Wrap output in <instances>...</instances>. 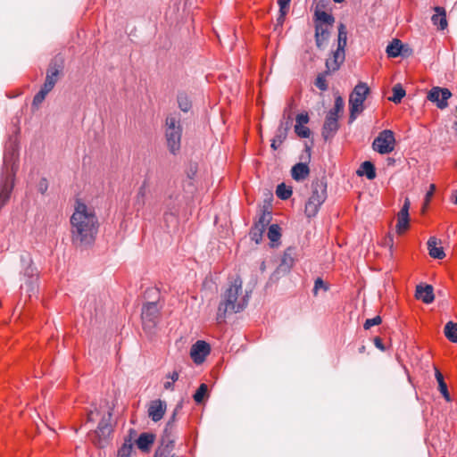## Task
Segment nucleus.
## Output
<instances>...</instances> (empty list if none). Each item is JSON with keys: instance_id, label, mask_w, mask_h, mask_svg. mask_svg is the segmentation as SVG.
I'll return each instance as SVG.
<instances>
[{"instance_id": "obj_1", "label": "nucleus", "mask_w": 457, "mask_h": 457, "mask_svg": "<svg viewBox=\"0 0 457 457\" xmlns=\"http://www.w3.org/2000/svg\"><path fill=\"white\" fill-rule=\"evenodd\" d=\"M71 238L76 246L91 245L98 231V220L94 209L77 200L70 219Z\"/></svg>"}, {"instance_id": "obj_2", "label": "nucleus", "mask_w": 457, "mask_h": 457, "mask_svg": "<svg viewBox=\"0 0 457 457\" xmlns=\"http://www.w3.org/2000/svg\"><path fill=\"white\" fill-rule=\"evenodd\" d=\"M19 143L16 137L9 138L5 144L3 169L0 178V209L8 202L14 187L18 170Z\"/></svg>"}, {"instance_id": "obj_3", "label": "nucleus", "mask_w": 457, "mask_h": 457, "mask_svg": "<svg viewBox=\"0 0 457 457\" xmlns=\"http://www.w3.org/2000/svg\"><path fill=\"white\" fill-rule=\"evenodd\" d=\"M248 300L247 292L243 290L242 279L239 277L235 278L221 295V301L217 310V321H224L227 313L242 312L246 307Z\"/></svg>"}, {"instance_id": "obj_4", "label": "nucleus", "mask_w": 457, "mask_h": 457, "mask_svg": "<svg viewBox=\"0 0 457 457\" xmlns=\"http://www.w3.org/2000/svg\"><path fill=\"white\" fill-rule=\"evenodd\" d=\"M182 127L179 114H170L166 118L165 136L169 150L176 154L180 149Z\"/></svg>"}, {"instance_id": "obj_5", "label": "nucleus", "mask_w": 457, "mask_h": 457, "mask_svg": "<svg viewBox=\"0 0 457 457\" xmlns=\"http://www.w3.org/2000/svg\"><path fill=\"white\" fill-rule=\"evenodd\" d=\"M370 93V88L366 83L359 82L352 91L349 96V121L356 120L364 110V102Z\"/></svg>"}, {"instance_id": "obj_6", "label": "nucleus", "mask_w": 457, "mask_h": 457, "mask_svg": "<svg viewBox=\"0 0 457 457\" xmlns=\"http://www.w3.org/2000/svg\"><path fill=\"white\" fill-rule=\"evenodd\" d=\"M327 198V185L323 181H316L312 185V195L305 204L304 212L307 217H314Z\"/></svg>"}, {"instance_id": "obj_7", "label": "nucleus", "mask_w": 457, "mask_h": 457, "mask_svg": "<svg viewBox=\"0 0 457 457\" xmlns=\"http://www.w3.org/2000/svg\"><path fill=\"white\" fill-rule=\"evenodd\" d=\"M395 143L394 132L389 129H384L374 139L372 148L380 154H387L395 149Z\"/></svg>"}, {"instance_id": "obj_8", "label": "nucleus", "mask_w": 457, "mask_h": 457, "mask_svg": "<svg viewBox=\"0 0 457 457\" xmlns=\"http://www.w3.org/2000/svg\"><path fill=\"white\" fill-rule=\"evenodd\" d=\"M141 317L145 329L151 330L155 328L160 319V307L157 303L150 302L144 304Z\"/></svg>"}, {"instance_id": "obj_9", "label": "nucleus", "mask_w": 457, "mask_h": 457, "mask_svg": "<svg viewBox=\"0 0 457 457\" xmlns=\"http://www.w3.org/2000/svg\"><path fill=\"white\" fill-rule=\"evenodd\" d=\"M452 96V93L448 88L434 87L428 94V100L435 103L436 106L443 110L448 106V99Z\"/></svg>"}, {"instance_id": "obj_10", "label": "nucleus", "mask_w": 457, "mask_h": 457, "mask_svg": "<svg viewBox=\"0 0 457 457\" xmlns=\"http://www.w3.org/2000/svg\"><path fill=\"white\" fill-rule=\"evenodd\" d=\"M211 348L205 341L198 340L191 347L190 356L195 363H202L210 353Z\"/></svg>"}, {"instance_id": "obj_11", "label": "nucleus", "mask_w": 457, "mask_h": 457, "mask_svg": "<svg viewBox=\"0 0 457 457\" xmlns=\"http://www.w3.org/2000/svg\"><path fill=\"white\" fill-rule=\"evenodd\" d=\"M167 410V404L166 402L156 399L153 400L148 404L147 413L148 417L154 421L158 422L160 421Z\"/></svg>"}, {"instance_id": "obj_12", "label": "nucleus", "mask_w": 457, "mask_h": 457, "mask_svg": "<svg viewBox=\"0 0 457 457\" xmlns=\"http://www.w3.org/2000/svg\"><path fill=\"white\" fill-rule=\"evenodd\" d=\"M410 200L406 198L404 203L397 214V224H396V232L398 234H403L409 228V209H410Z\"/></svg>"}, {"instance_id": "obj_13", "label": "nucleus", "mask_w": 457, "mask_h": 457, "mask_svg": "<svg viewBox=\"0 0 457 457\" xmlns=\"http://www.w3.org/2000/svg\"><path fill=\"white\" fill-rule=\"evenodd\" d=\"M338 129V117L335 112H328L327 114L323 129L322 136L325 139L331 137Z\"/></svg>"}, {"instance_id": "obj_14", "label": "nucleus", "mask_w": 457, "mask_h": 457, "mask_svg": "<svg viewBox=\"0 0 457 457\" xmlns=\"http://www.w3.org/2000/svg\"><path fill=\"white\" fill-rule=\"evenodd\" d=\"M345 58V52L334 51L332 55L326 61V74L337 71Z\"/></svg>"}, {"instance_id": "obj_15", "label": "nucleus", "mask_w": 457, "mask_h": 457, "mask_svg": "<svg viewBox=\"0 0 457 457\" xmlns=\"http://www.w3.org/2000/svg\"><path fill=\"white\" fill-rule=\"evenodd\" d=\"M155 441V436L152 433L144 432L136 440L137 447L143 453H149Z\"/></svg>"}, {"instance_id": "obj_16", "label": "nucleus", "mask_w": 457, "mask_h": 457, "mask_svg": "<svg viewBox=\"0 0 457 457\" xmlns=\"http://www.w3.org/2000/svg\"><path fill=\"white\" fill-rule=\"evenodd\" d=\"M60 71V67H57L55 64L50 65L46 72V81L43 85V87L46 88V91H51L54 88L55 83L58 80Z\"/></svg>"}, {"instance_id": "obj_17", "label": "nucleus", "mask_w": 457, "mask_h": 457, "mask_svg": "<svg viewBox=\"0 0 457 457\" xmlns=\"http://www.w3.org/2000/svg\"><path fill=\"white\" fill-rule=\"evenodd\" d=\"M416 297L427 304L431 303L435 298L433 287L430 285H426L425 287L418 286L416 288Z\"/></svg>"}, {"instance_id": "obj_18", "label": "nucleus", "mask_w": 457, "mask_h": 457, "mask_svg": "<svg viewBox=\"0 0 457 457\" xmlns=\"http://www.w3.org/2000/svg\"><path fill=\"white\" fill-rule=\"evenodd\" d=\"M310 173V169L306 163L298 162L291 169V176L296 181H303Z\"/></svg>"}, {"instance_id": "obj_19", "label": "nucleus", "mask_w": 457, "mask_h": 457, "mask_svg": "<svg viewBox=\"0 0 457 457\" xmlns=\"http://www.w3.org/2000/svg\"><path fill=\"white\" fill-rule=\"evenodd\" d=\"M330 26L315 25V40L318 47H321L328 38Z\"/></svg>"}, {"instance_id": "obj_20", "label": "nucleus", "mask_w": 457, "mask_h": 457, "mask_svg": "<svg viewBox=\"0 0 457 457\" xmlns=\"http://www.w3.org/2000/svg\"><path fill=\"white\" fill-rule=\"evenodd\" d=\"M435 11L436 13H435L431 20L435 26H436L439 29H445L447 27V21H446V15L445 11L442 7H436Z\"/></svg>"}, {"instance_id": "obj_21", "label": "nucleus", "mask_w": 457, "mask_h": 457, "mask_svg": "<svg viewBox=\"0 0 457 457\" xmlns=\"http://www.w3.org/2000/svg\"><path fill=\"white\" fill-rule=\"evenodd\" d=\"M429 255L435 259H443L445 256L443 247L437 246V240L431 237L428 241Z\"/></svg>"}, {"instance_id": "obj_22", "label": "nucleus", "mask_w": 457, "mask_h": 457, "mask_svg": "<svg viewBox=\"0 0 457 457\" xmlns=\"http://www.w3.org/2000/svg\"><path fill=\"white\" fill-rule=\"evenodd\" d=\"M111 418L112 411L110 409L107 410L106 413H104L97 426V431L99 434L104 436L111 431Z\"/></svg>"}, {"instance_id": "obj_23", "label": "nucleus", "mask_w": 457, "mask_h": 457, "mask_svg": "<svg viewBox=\"0 0 457 457\" xmlns=\"http://www.w3.org/2000/svg\"><path fill=\"white\" fill-rule=\"evenodd\" d=\"M359 176L365 175L368 179H373L376 178V170L374 165L369 162L366 161L361 163L360 169L357 171Z\"/></svg>"}, {"instance_id": "obj_24", "label": "nucleus", "mask_w": 457, "mask_h": 457, "mask_svg": "<svg viewBox=\"0 0 457 457\" xmlns=\"http://www.w3.org/2000/svg\"><path fill=\"white\" fill-rule=\"evenodd\" d=\"M316 24H323V26H330L332 27L335 19L334 17L324 12V11H316L315 12Z\"/></svg>"}, {"instance_id": "obj_25", "label": "nucleus", "mask_w": 457, "mask_h": 457, "mask_svg": "<svg viewBox=\"0 0 457 457\" xmlns=\"http://www.w3.org/2000/svg\"><path fill=\"white\" fill-rule=\"evenodd\" d=\"M444 332L449 341L457 343V323L448 321L445 326Z\"/></svg>"}, {"instance_id": "obj_26", "label": "nucleus", "mask_w": 457, "mask_h": 457, "mask_svg": "<svg viewBox=\"0 0 457 457\" xmlns=\"http://www.w3.org/2000/svg\"><path fill=\"white\" fill-rule=\"evenodd\" d=\"M403 45L400 40L395 39L386 46V54L389 57H397L400 55Z\"/></svg>"}, {"instance_id": "obj_27", "label": "nucleus", "mask_w": 457, "mask_h": 457, "mask_svg": "<svg viewBox=\"0 0 457 457\" xmlns=\"http://www.w3.org/2000/svg\"><path fill=\"white\" fill-rule=\"evenodd\" d=\"M405 96V90L400 84L394 86L393 87V96L389 97V100L394 102L395 104H398L402 101V99Z\"/></svg>"}, {"instance_id": "obj_28", "label": "nucleus", "mask_w": 457, "mask_h": 457, "mask_svg": "<svg viewBox=\"0 0 457 457\" xmlns=\"http://www.w3.org/2000/svg\"><path fill=\"white\" fill-rule=\"evenodd\" d=\"M178 104L180 110L184 112H187L191 108V101L187 94L180 93L178 96Z\"/></svg>"}, {"instance_id": "obj_29", "label": "nucleus", "mask_w": 457, "mask_h": 457, "mask_svg": "<svg viewBox=\"0 0 457 457\" xmlns=\"http://www.w3.org/2000/svg\"><path fill=\"white\" fill-rule=\"evenodd\" d=\"M276 195L282 200H287L292 195V189L287 187L284 183L278 185L276 189Z\"/></svg>"}, {"instance_id": "obj_30", "label": "nucleus", "mask_w": 457, "mask_h": 457, "mask_svg": "<svg viewBox=\"0 0 457 457\" xmlns=\"http://www.w3.org/2000/svg\"><path fill=\"white\" fill-rule=\"evenodd\" d=\"M264 231L265 230L262 229V225H253L250 231L252 240L256 244H259L262 241Z\"/></svg>"}, {"instance_id": "obj_31", "label": "nucleus", "mask_w": 457, "mask_h": 457, "mask_svg": "<svg viewBox=\"0 0 457 457\" xmlns=\"http://www.w3.org/2000/svg\"><path fill=\"white\" fill-rule=\"evenodd\" d=\"M208 391V386L206 384H201L196 392L194 394L193 398L195 403H200L203 402L204 396L206 395Z\"/></svg>"}, {"instance_id": "obj_32", "label": "nucleus", "mask_w": 457, "mask_h": 457, "mask_svg": "<svg viewBox=\"0 0 457 457\" xmlns=\"http://www.w3.org/2000/svg\"><path fill=\"white\" fill-rule=\"evenodd\" d=\"M280 228L278 225L272 224L268 230V237L272 242H277L280 238Z\"/></svg>"}, {"instance_id": "obj_33", "label": "nucleus", "mask_w": 457, "mask_h": 457, "mask_svg": "<svg viewBox=\"0 0 457 457\" xmlns=\"http://www.w3.org/2000/svg\"><path fill=\"white\" fill-rule=\"evenodd\" d=\"M132 452V444L125 442L118 451V457H130Z\"/></svg>"}, {"instance_id": "obj_34", "label": "nucleus", "mask_w": 457, "mask_h": 457, "mask_svg": "<svg viewBox=\"0 0 457 457\" xmlns=\"http://www.w3.org/2000/svg\"><path fill=\"white\" fill-rule=\"evenodd\" d=\"M49 92L50 91H46V88L42 87L41 89L35 95L32 104L34 106H38L41 104Z\"/></svg>"}, {"instance_id": "obj_35", "label": "nucleus", "mask_w": 457, "mask_h": 457, "mask_svg": "<svg viewBox=\"0 0 457 457\" xmlns=\"http://www.w3.org/2000/svg\"><path fill=\"white\" fill-rule=\"evenodd\" d=\"M24 276L30 279L29 286L32 285L37 279V269L29 264L24 270Z\"/></svg>"}, {"instance_id": "obj_36", "label": "nucleus", "mask_w": 457, "mask_h": 457, "mask_svg": "<svg viewBox=\"0 0 457 457\" xmlns=\"http://www.w3.org/2000/svg\"><path fill=\"white\" fill-rule=\"evenodd\" d=\"M345 102L344 99L338 96L335 99V104L333 109H331L328 112H335L336 116L338 117V113L341 112L344 109Z\"/></svg>"}, {"instance_id": "obj_37", "label": "nucleus", "mask_w": 457, "mask_h": 457, "mask_svg": "<svg viewBox=\"0 0 457 457\" xmlns=\"http://www.w3.org/2000/svg\"><path fill=\"white\" fill-rule=\"evenodd\" d=\"M295 133L302 138H307L310 137V129L301 124H295Z\"/></svg>"}, {"instance_id": "obj_38", "label": "nucleus", "mask_w": 457, "mask_h": 457, "mask_svg": "<svg viewBox=\"0 0 457 457\" xmlns=\"http://www.w3.org/2000/svg\"><path fill=\"white\" fill-rule=\"evenodd\" d=\"M315 86L320 89L321 91H326L328 89V84L326 80V73L319 74L315 80Z\"/></svg>"}, {"instance_id": "obj_39", "label": "nucleus", "mask_w": 457, "mask_h": 457, "mask_svg": "<svg viewBox=\"0 0 457 457\" xmlns=\"http://www.w3.org/2000/svg\"><path fill=\"white\" fill-rule=\"evenodd\" d=\"M382 322L380 316H375L372 319H367L363 324L365 329H370L371 327L379 325Z\"/></svg>"}, {"instance_id": "obj_40", "label": "nucleus", "mask_w": 457, "mask_h": 457, "mask_svg": "<svg viewBox=\"0 0 457 457\" xmlns=\"http://www.w3.org/2000/svg\"><path fill=\"white\" fill-rule=\"evenodd\" d=\"M286 137L285 131H282L281 129H278V133L276 136V137L272 140L271 147L273 149H277L278 145L282 143L283 139Z\"/></svg>"}, {"instance_id": "obj_41", "label": "nucleus", "mask_w": 457, "mask_h": 457, "mask_svg": "<svg viewBox=\"0 0 457 457\" xmlns=\"http://www.w3.org/2000/svg\"><path fill=\"white\" fill-rule=\"evenodd\" d=\"M320 289L327 291L328 287L325 285L324 281L320 278H318L314 282L313 294L317 295Z\"/></svg>"}, {"instance_id": "obj_42", "label": "nucleus", "mask_w": 457, "mask_h": 457, "mask_svg": "<svg viewBox=\"0 0 457 457\" xmlns=\"http://www.w3.org/2000/svg\"><path fill=\"white\" fill-rule=\"evenodd\" d=\"M269 216H270L269 213H265V212L262 213V215L259 217L258 221H256L254 223V225H262V229L265 230V228L269 223Z\"/></svg>"}, {"instance_id": "obj_43", "label": "nucleus", "mask_w": 457, "mask_h": 457, "mask_svg": "<svg viewBox=\"0 0 457 457\" xmlns=\"http://www.w3.org/2000/svg\"><path fill=\"white\" fill-rule=\"evenodd\" d=\"M100 416V411L97 408L90 410L87 413V422H95Z\"/></svg>"}, {"instance_id": "obj_44", "label": "nucleus", "mask_w": 457, "mask_h": 457, "mask_svg": "<svg viewBox=\"0 0 457 457\" xmlns=\"http://www.w3.org/2000/svg\"><path fill=\"white\" fill-rule=\"evenodd\" d=\"M145 194V185H143L137 193V204L139 205V207L144 205V197Z\"/></svg>"}, {"instance_id": "obj_45", "label": "nucleus", "mask_w": 457, "mask_h": 457, "mask_svg": "<svg viewBox=\"0 0 457 457\" xmlns=\"http://www.w3.org/2000/svg\"><path fill=\"white\" fill-rule=\"evenodd\" d=\"M347 40V32L345 29V26L344 24H340L338 27V38L337 41Z\"/></svg>"}, {"instance_id": "obj_46", "label": "nucleus", "mask_w": 457, "mask_h": 457, "mask_svg": "<svg viewBox=\"0 0 457 457\" xmlns=\"http://www.w3.org/2000/svg\"><path fill=\"white\" fill-rule=\"evenodd\" d=\"M438 389H439L440 393L443 395L444 398L447 402H450L451 401V396H450V394L448 392V388H447L446 383L442 384L441 386H439Z\"/></svg>"}, {"instance_id": "obj_47", "label": "nucleus", "mask_w": 457, "mask_h": 457, "mask_svg": "<svg viewBox=\"0 0 457 457\" xmlns=\"http://www.w3.org/2000/svg\"><path fill=\"white\" fill-rule=\"evenodd\" d=\"M309 121L307 114L300 113L296 116V124L304 125Z\"/></svg>"}, {"instance_id": "obj_48", "label": "nucleus", "mask_w": 457, "mask_h": 457, "mask_svg": "<svg viewBox=\"0 0 457 457\" xmlns=\"http://www.w3.org/2000/svg\"><path fill=\"white\" fill-rule=\"evenodd\" d=\"M288 10H282L279 8V15L278 17L277 18V25H282L284 21H285V17H286V14L287 13Z\"/></svg>"}, {"instance_id": "obj_49", "label": "nucleus", "mask_w": 457, "mask_h": 457, "mask_svg": "<svg viewBox=\"0 0 457 457\" xmlns=\"http://www.w3.org/2000/svg\"><path fill=\"white\" fill-rule=\"evenodd\" d=\"M435 377H436V381L438 383V386H441L442 384L445 383V379H444L443 374L437 369L435 370Z\"/></svg>"}, {"instance_id": "obj_50", "label": "nucleus", "mask_w": 457, "mask_h": 457, "mask_svg": "<svg viewBox=\"0 0 457 457\" xmlns=\"http://www.w3.org/2000/svg\"><path fill=\"white\" fill-rule=\"evenodd\" d=\"M290 2L291 0H278L279 8L282 10H288Z\"/></svg>"}, {"instance_id": "obj_51", "label": "nucleus", "mask_w": 457, "mask_h": 457, "mask_svg": "<svg viewBox=\"0 0 457 457\" xmlns=\"http://www.w3.org/2000/svg\"><path fill=\"white\" fill-rule=\"evenodd\" d=\"M179 378V374L177 370L167 375V378H169L172 382H176Z\"/></svg>"}, {"instance_id": "obj_52", "label": "nucleus", "mask_w": 457, "mask_h": 457, "mask_svg": "<svg viewBox=\"0 0 457 457\" xmlns=\"http://www.w3.org/2000/svg\"><path fill=\"white\" fill-rule=\"evenodd\" d=\"M47 189V182L46 179H42L38 185V190L44 194Z\"/></svg>"}, {"instance_id": "obj_53", "label": "nucleus", "mask_w": 457, "mask_h": 457, "mask_svg": "<svg viewBox=\"0 0 457 457\" xmlns=\"http://www.w3.org/2000/svg\"><path fill=\"white\" fill-rule=\"evenodd\" d=\"M346 40L337 41V47L336 51L345 52Z\"/></svg>"}, {"instance_id": "obj_54", "label": "nucleus", "mask_w": 457, "mask_h": 457, "mask_svg": "<svg viewBox=\"0 0 457 457\" xmlns=\"http://www.w3.org/2000/svg\"><path fill=\"white\" fill-rule=\"evenodd\" d=\"M374 344H375V345H376V347H377V348H378V349H380V350H382V351L385 349V347H384V345H383V343H382L381 338H379V337H375V339H374Z\"/></svg>"}, {"instance_id": "obj_55", "label": "nucleus", "mask_w": 457, "mask_h": 457, "mask_svg": "<svg viewBox=\"0 0 457 457\" xmlns=\"http://www.w3.org/2000/svg\"><path fill=\"white\" fill-rule=\"evenodd\" d=\"M435 189H436L435 185H434V184H431V185H430V189H429V191H428V192H427V194H426V200H427V201H429V199L431 198V196H432V195H433V194H434Z\"/></svg>"}, {"instance_id": "obj_56", "label": "nucleus", "mask_w": 457, "mask_h": 457, "mask_svg": "<svg viewBox=\"0 0 457 457\" xmlns=\"http://www.w3.org/2000/svg\"><path fill=\"white\" fill-rule=\"evenodd\" d=\"M173 384L174 382L172 381H166L164 384H163V386L165 389L167 390H172L173 389Z\"/></svg>"}, {"instance_id": "obj_57", "label": "nucleus", "mask_w": 457, "mask_h": 457, "mask_svg": "<svg viewBox=\"0 0 457 457\" xmlns=\"http://www.w3.org/2000/svg\"><path fill=\"white\" fill-rule=\"evenodd\" d=\"M453 203L457 205V190L453 194Z\"/></svg>"}, {"instance_id": "obj_58", "label": "nucleus", "mask_w": 457, "mask_h": 457, "mask_svg": "<svg viewBox=\"0 0 457 457\" xmlns=\"http://www.w3.org/2000/svg\"><path fill=\"white\" fill-rule=\"evenodd\" d=\"M283 262L284 263H287V255L284 256Z\"/></svg>"}, {"instance_id": "obj_59", "label": "nucleus", "mask_w": 457, "mask_h": 457, "mask_svg": "<svg viewBox=\"0 0 457 457\" xmlns=\"http://www.w3.org/2000/svg\"><path fill=\"white\" fill-rule=\"evenodd\" d=\"M335 3H341L343 0H333Z\"/></svg>"}, {"instance_id": "obj_60", "label": "nucleus", "mask_w": 457, "mask_h": 457, "mask_svg": "<svg viewBox=\"0 0 457 457\" xmlns=\"http://www.w3.org/2000/svg\"><path fill=\"white\" fill-rule=\"evenodd\" d=\"M289 262H290V263H289V264H291V263H292V262H293V259L289 258Z\"/></svg>"}]
</instances>
